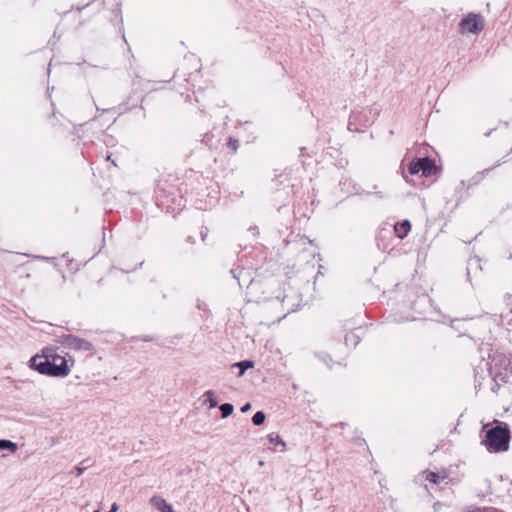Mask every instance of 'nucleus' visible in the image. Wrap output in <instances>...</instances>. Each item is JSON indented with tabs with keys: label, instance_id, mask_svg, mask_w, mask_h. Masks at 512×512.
Masks as SVG:
<instances>
[{
	"label": "nucleus",
	"instance_id": "nucleus-27",
	"mask_svg": "<svg viewBox=\"0 0 512 512\" xmlns=\"http://www.w3.org/2000/svg\"><path fill=\"white\" fill-rule=\"evenodd\" d=\"M355 192H356V194H360V195H362V194L369 195L370 194V192H364L360 188H355Z\"/></svg>",
	"mask_w": 512,
	"mask_h": 512
},
{
	"label": "nucleus",
	"instance_id": "nucleus-8",
	"mask_svg": "<svg viewBox=\"0 0 512 512\" xmlns=\"http://www.w3.org/2000/svg\"><path fill=\"white\" fill-rule=\"evenodd\" d=\"M231 274L233 275V277L235 279H237L238 281V284L240 286H242V281L244 283H247V284H250L252 279H251V273L248 269H244V268H233L231 269Z\"/></svg>",
	"mask_w": 512,
	"mask_h": 512
},
{
	"label": "nucleus",
	"instance_id": "nucleus-29",
	"mask_svg": "<svg viewBox=\"0 0 512 512\" xmlns=\"http://www.w3.org/2000/svg\"><path fill=\"white\" fill-rule=\"evenodd\" d=\"M500 387H497L496 382H494L493 386L491 387L492 392L497 393Z\"/></svg>",
	"mask_w": 512,
	"mask_h": 512
},
{
	"label": "nucleus",
	"instance_id": "nucleus-41",
	"mask_svg": "<svg viewBox=\"0 0 512 512\" xmlns=\"http://www.w3.org/2000/svg\"><path fill=\"white\" fill-rule=\"evenodd\" d=\"M93 512H101V511L97 509V510H94Z\"/></svg>",
	"mask_w": 512,
	"mask_h": 512
},
{
	"label": "nucleus",
	"instance_id": "nucleus-36",
	"mask_svg": "<svg viewBox=\"0 0 512 512\" xmlns=\"http://www.w3.org/2000/svg\"><path fill=\"white\" fill-rule=\"evenodd\" d=\"M506 298H507V300H508V301H511V299H512V295H507V297H506Z\"/></svg>",
	"mask_w": 512,
	"mask_h": 512
},
{
	"label": "nucleus",
	"instance_id": "nucleus-34",
	"mask_svg": "<svg viewBox=\"0 0 512 512\" xmlns=\"http://www.w3.org/2000/svg\"><path fill=\"white\" fill-rule=\"evenodd\" d=\"M375 194H376L379 198H383V194H382V192H375Z\"/></svg>",
	"mask_w": 512,
	"mask_h": 512
},
{
	"label": "nucleus",
	"instance_id": "nucleus-12",
	"mask_svg": "<svg viewBox=\"0 0 512 512\" xmlns=\"http://www.w3.org/2000/svg\"><path fill=\"white\" fill-rule=\"evenodd\" d=\"M239 369L238 376H243L246 370L254 366V362L251 360H243L234 364Z\"/></svg>",
	"mask_w": 512,
	"mask_h": 512
},
{
	"label": "nucleus",
	"instance_id": "nucleus-18",
	"mask_svg": "<svg viewBox=\"0 0 512 512\" xmlns=\"http://www.w3.org/2000/svg\"><path fill=\"white\" fill-rule=\"evenodd\" d=\"M265 419V413L263 411H257L252 417V422L255 426H260L265 422Z\"/></svg>",
	"mask_w": 512,
	"mask_h": 512
},
{
	"label": "nucleus",
	"instance_id": "nucleus-10",
	"mask_svg": "<svg viewBox=\"0 0 512 512\" xmlns=\"http://www.w3.org/2000/svg\"><path fill=\"white\" fill-rule=\"evenodd\" d=\"M149 502L155 509L160 512L164 510V508L168 505L167 501L158 495L151 497Z\"/></svg>",
	"mask_w": 512,
	"mask_h": 512
},
{
	"label": "nucleus",
	"instance_id": "nucleus-11",
	"mask_svg": "<svg viewBox=\"0 0 512 512\" xmlns=\"http://www.w3.org/2000/svg\"><path fill=\"white\" fill-rule=\"evenodd\" d=\"M359 342H360V336L355 331H352L345 335L346 346L356 347Z\"/></svg>",
	"mask_w": 512,
	"mask_h": 512
},
{
	"label": "nucleus",
	"instance_id": "nucleus-40",
	"mask_svg": "<svg viewBox=\"0 0 512 512\" xmlns=\"http://www.w3.org/2000/svg\"><path fill=\"white\" fill-rule=\"evenodd\" d=\"M438 504H439L438 502H437V503H434V508H435V509H439V506H437Z\"/></svg>",
	"mask_w": 512,
	"mask_h": 512
},
{
	"label": "nucleus",
	"instance_id": "nucleus-38",
	"mask_svg": "<svg viewBox=\"0 0 512 512\" xmlns=\"http://www.w3.org/2000/svg\"><path fill=\"white\" fill-rule=\"evenodd\" d=\"M469 276H470V269H469V267H468V268H467V277L469 278Z\"/></svg>",
	"mask_w": 512,
	"mask_h": 512
},
{
	"label": "nucleus",
	"instance_id": "nucleus-31",
	"mask_svg": "<svg viewBox=\"0 0 512 512\" xmlns=\"http://www.w3.org/2000/svg\"><path fill=\"white\" fill-rule=\"evenodd\" d=\"M478 262H479V260H478V259H476V258H475V259H471V260L469 261V265H472V264H478Z\"/></svg>",
	"mask_w": 512,
	"mask_h": 512
},
{
	"label": "nucleus",
	"instance_id": "nucleus-25",
	"mask_svg": "<svg viewBox=\"0 0 512 512\" xmlns=\"http://www.w3.org/2000/svg\"><path fill=\"white\" fill-rule=\"evenodd\" d=\"M119 510V505L117 503H113L108 512H117Z\"/></svg>",
	"mask_w": 512,
	"mask_h": 512
},
{
	"label": "nucleus",
	"instance_id": "nucleus-6",
	"mask_svg": "<svg viewBox=\"0 0 512 512\" xmlns=\"http://www.w3.org/2000/svg\"><path fill=\"white\" fill-rule=\"evenodd\" d=\"M460 32L464 33H472L478 34L484 28V20L483 17L479 14L469 13L466 17H464L460 23Z\"/></svg>",
	"mask_w": 512,
	"mask_h": 512
},
{
	"label": "nucleus",
	"instance_id": "nucleus-39",
	"mask_svg": "<svg viewBox=\"0 0 512 512\" xmlns=\"http://www.w3.org/2000/svg\"><path fill=\"white\" fill-rule=\"evenodd\" d=\"M438 504H439L438 502H437V503H434V508H435V509H439V506H437Z\"/></svg>",
	"mask_w": 512,
	"mask_h": 512
},
{
	"label": "nucleus",
	"instance_id": "nucleus-23",
	"mask_svg": "<svg viewBox=\"0 0 512 512\" xmlns=\"http://www.w3.org/2000/svg\"><path fill=\"white\" fill-rule=\"evenodd\" d=\"M251 409V403L247 402L241 407V412L246 413Z\"/></svg>",
	"mask_w": 512,
	"mask_h": 512
},
{
	"label": "nucleus",
	"instance_id": "nucleus-16",
	"mask_svg": "<svg viewBox=\"0 0 512 512\" xmlns=\"http://www.w3.org/2000/svg\"><path fill=\"white\" fill-rule=\"evenodd\" d=\"M203 396L207 398L210 408H215L219 406L218 401L215 398V394L212 390L206 391Z\"/></svg>",
	"mask_w": 512,
	"mask_h": 512
},
{
	"label": "nucleus",
	"instance_id": "nucleus-24",
	"mask_svg": "<svg viewBox=\"0 0 512 512\" xmlns=\"http://www.w3.org/2000/svg\"><path fill=\"white\" fill-rule=\"evenodd\" d=\"M200 235H201V240L202 241H205L206 240V237L208 235V229L205 227L201 230L200 232Z\"/></svg>",
	"mask_w": 512,
	"mask_h": 512
},
{
	"label": "nucleus",
	"instance_id": "nucleus-33",
	"mask_svg": "<svg viewBox=\"0 0 512 512\" xmlns=\"http://www.w3.org/2000/svg\"><path fill=\"white\" fill-rule=\"evenodd\" d=\"M494 130H495V129H491V130H489L488 132H486V133L484 134V136H485V137H489V136H491V134L493 133V131H494Z\"/></svg>",
	"mask_w": 512,
	"mask_h": 512
},
{
	"label": "nucleus",
	"instance_id": "nucleus-3",
	"mask_svg": "<svg viewBox=\"0 0 512 512\" xmlns=\"http://www.w3.org/2000/svg\"><path fill=\"white\" fill-rule=\"evenodd\" d=\"M490 374L497 387L512 381V354L496 352L491 357Z\"/></svg>",
	"mask_w": 512,
	"mask_h": 512
},
{
	"label": "nucleus",
	"instance_id": "nucleus-17",
	"mask_svg": "<svg viewBox=\"0 0 512 512\" xmlns=\"http://www.w3.org/2000/svg\"><path fill=\"white\" fill-rule=\"evenodd\" d=\"M267 438H268L269 442L274 445H281L283 448H285V446H286L283 439L277 433H270V434H268Z\"/></svg>",
	"mask_w": 512,
	"mask_h": 512
},
{
	"label": "nucleus",
	"instance_id": "nucleus-1",
	"mask_svg": "<svg viewBox=\"0 0 512 512\" xmlns=\"http://www.w3.org/2000/svg\"><path fill=\"white\" fill-rule=\"evenodd\" d=\"M58 347H44L29 360V367L50 377L63 378L70 374L75 360L57 353Z\"/></svg>",
	"mask_w": 512,
	"mask_h": 512
},
{
	"label": "nucleus",
	"instance_id": "nucleus-15",
	"mask_svg": "<svg viewBox=\"0 0 512 512\" xmlns=\"http://www.w3.org/2000/svg\"><path fill=\"white\" fill-rule=\"evenodd\" d=\"M218 407L221 411L222 418L229 417L234 411V406L231 403H223V404L219 405Z\"/></svg>",
	"mask_w": 512,
	"mask_h": 512
},
{
	"label": "nucleus",
	"instance_id": "nucleus-5",
	"mask_svg": "<svg viewBox=\"0 0 512 512\" xmlns=\"http://www.w3.org/2000/svg\"><path fill=\"white\" fill-rule=\"evenodd\" d=\"M58 342L64 347L75 351H86L91 354L94 353V346L91 342L74 336L72 334H63L58 337Z\"/></svg>",
	"mask_w": 512,
	"mask_h": 512
},
{
	"label": "nucleus",
	"instance_id": "nucleus-13",
	"mask_svg": "<svg viewBox=\"0 0 512 512\" xmlns=\"http://www.w3.org/2000/svg\"><path fill=\"white\" fill-rule=\"evenodd\" d=\"M359 122H361V114H358L357 112H352L349 117L348 129L350 131L358 130L357 124H359Z\"/></svg>",
	"mask_w": 512,
	"mask_h": 512
},
{
	"label": "nucleus",
	"instance_id": "nucleus-14",
	"mask_svg": "<svg viewBox=\"0 0 512 512\" xmlns=\"http://www.w3.org/2000/svg\"><path fill=\"white\" fill-rule=\"evenodd\" d=\"M0 449L9 450L10 452H16L18 446L15 442L7 439H0Z\"/></svg>",
	"mask_w": 512,
	"mask_h": 512
},
{
	"label": "nucleus",
	"instance_id": "nucleus-21",
	"mask_svg": "<svg viewBox=\"0 0 512 512\" xmlns=\"http://www.w3.org/2000/svg\"><path fill=\"white\" fill-rule=\"evenodd\" d=\"M228 147L235 152L238 149V140L234 138H229Z\"/></svg>",
	"mask_w": 512,
	"mask_h": 512
},
{
	"label": "nucleus",
	"instance_id": "nucleus-19",
	"mask_svg": "<svg viewBox=\"0 0 512 512\" xmlns=\"http://www.w3.org/2000/svg\"><path fill=\"white\" fill-rule=\"evenodd\" d=\"M502 163H505V160L498 161L494 166L485 168L481 172H478L476 176L479 177L480 179H483L486 175H488L492 170H494L496 167L500 166Z\"/></svg>",
	"mask_w": 512,
	"mask_h": 512
},
{
	"label": "nucleus",
	"instance_id": "nucleus-26",
	"mask_svg": "<svg viewBox=\"0 0 512 512\" xmlns=\"http://www.w3.org/2000/svg\"><path fill=\"white\" fill-rule=\"evenodd\" d=\"M322 361L328 364L329 360H331L330 356L328 354H323Z\"/></svg>",
	"mask_w": 512,
	"mask_h": 512
},
{
	"label": "nucleus",
	"instance_id": "nucleus-32",
	"mask_svg": "<svg viewBox=\"0 0 512 512\" xmlns=\"http://www.w3.org/2000/svg\"><path fill=\"white\" fill-rule=\"evenodd\" d=\"M141 340L144 342H150V341H153V338L152 337H144Z\"/></svg>",
	"mask_w": 512,
	"mask_h": 512
},
{
	"label": "nucleus",
	"instance_id": "nucleus-35",
	"mask_svg": "<svg viewBox=\"0 0 512 512\" xmlns=\"http://www.w3.org/2000/svg\"><path fill=\"white\" fill-rule=\"evenodd\" d=\"M197 307H198V309H202V305H201L200 301H198Z\"/></svg>",
	"mask_w": 512,
	"mask_h": 512
},
{
	"label": "nucleus",
	"instance_id": "nucleus-30",
	"mask_svg": "<svg viewBox=\"0 0 512 512\" xmlns=\"http://www.w3.org/2000/svg\"><path fill=\"white\" fill-rule=\"evenodd\" d=\"M186 241H187L188 243H191V244L195 243L194 238H193V237H191V236L187 237Z\"/></svg>",
	"mask_w": 512,
	"mask_h": 512
},
{
	"label": "nucleus",
	"instance_id": "nucleus-9",
	"mask_svg": "<svg viewBox=\"0 0 512 512\" xmlns=\"http://www.w3.org/2000/svg\"><path fill=\"white\" fill-rule=\"evenodd\" d=\"M410 229H411V223L409 220H403V221L397 223L394 227L395 233H396L397 237L400 239H403L404 237H406V235L408 234Z\"/></svg>",
	"mask_w": 512,
	"mask_h": 512
},
{
	"label": "nucleus",
	"instance_id": "nucleus-7",
	"mask_svg": "<svg viewBox=\"0 0 512 512\" xmlns=\"http://www.w3.org/2000/svg\"><path fill=\"white\" fill-rule=\"evenodd\" d=\"M357 113L361 114V122H359V124L363 127H368L372 123H374V121L378 117L379 109L376 106H371Z\"/></svg>",
	"mask_w": 512,
	"mask_h": 512
},
{
	"label": "nucleus",
	"instance_id": "nucleus-2",
	"mask_svg": "<svg viewBox=\"0 0 512 512\" xmlns=\"http://www.w3.org/2000/svg\"><path fill=\"white\" fill-rule=\"evenodd\" d=\"M495 426L489 427V424L483 425V432L485 438L481 441L490 452H505L509 449L511 439V432L509 426L498 420L493 422Z\"/></svg>",
	"mask_w": 512,
	"mask_h": 512
},
{
	"label": "nucleus",
	"instance_id": "nucleus-22",
	"mask_svg": "<svg viewBox=\"0 0 512 512\" xmlns=\"http://www.w3.org/2000/svg\"><path fill=\"white\" fill-rule=\"evenodd\" d=\"M86 467L76 466L74 468L76 476H81Z\"/></svg>",
	"mask_w": 512,
	"mask_h": 512
},
{
	"label": "nucleus",
	"instance_id": "nucleus-28",
	"mask_svg": "<svg viewBox=\"0 0 512 512\" xmlns=\"http://www.w3.org/2000/svg\"><path fill=\"white\" fill-rule=\"evenodd\" d=\"M161 512H175L170 504H168Z\"/></svg>",
	"mask_w": 512,
	"mask_h": 512
},
{
	"label": "nucleus",
	"instance_id": "nucleus-37",
	"mask_svg": "<svg viewBox=\"0 0 512 512\" xmlns=\"http://www.w3.org/2000/svg\"><path fill=\"white\" fill-rule=\"evenodd\" d=\"M506 298H507V300H508V301H511V299H512V295H507V297H506Z\"/></svg>",
	"mask_w": 512,
	"mask_h": 512
},
{
	"label": "nucleus",
	"instance_id": "nucleus-4",
	"mask_svg": "<svg viewBox=\"0 0 512 512\" xmlns=\"http://www.w3.org/2000/svg\"><path fill=\"white\" fill-rule=\"evenodd\" d=\"M437 166L435 160L429 157H421L413 160L408 166L411 175L421 173L423 177H430L435 174Z\"/></svg>",
	"mask_w": 512,
	"mask_h": 512
},
{
	"label": "nucleus",
	"instance_id": "nucleus-20",
	"mask_svg": "<svg viewBox=\"0 0 512 512\" xmlns=\"http://www.w3.org/2000/svg\"><path fill=\"white\" fill-rule=\"evenodd\" d=\"M441 479H444L443 477H440L437 473L435 472H428L427 475H426V480L431 482V483H434V484H438L440 483V480Z\"/></svg>",
	"mask_w": 512,
	"mask_h": 512
}]
</instances>
